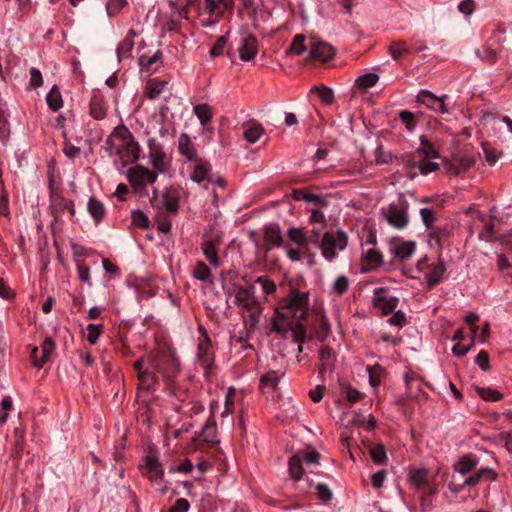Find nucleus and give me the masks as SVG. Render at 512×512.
Instances as JSON below:
<instances>
[{
    "label": "nucleus",
    "mask_w": 512,
    "mask_h": 512,
    "mask_svg": "<svg viewBox=\"0 0 512 512\" xmlns=\"http://www.w3.org/2000/svg\"><path fill=\"white\" fill-rule=\"evenodd\" d=\"M308 306L309 294L294 292L284 305L275 310L271 320V330L282 338L300 341L305 334L302 321L307 314Z\"/></svg>",
    "instance_id": "obj_1"
},
{
    "label": "nucleus",
    "mask_w": 512,
    "mask_h": 512,
    "mask_svg": "<svg viewBox=\"0 0 512 512\" xmlns=\"http://www.w3.org/2000/svg\"><path fill=\"white\" fill-rule=\"evenodd\" d=\"M134 367L141 388L150 390L154 387L157 373L164 378H170L178 372L180 365L174 352L167 351L141 358L135 362Z\"/></svg>",
    "instance_id": "obj_2"
},
{
    "label": "nucleus",
    "mask_w": 512,
    "mask_h": 512,
    "mask_svg": "<svg viewBox=\"0 0 512 512\" xmlns=\"http://www.w3.org/2000/svg\"><path fill=\"white\" fill-rule=\"evenodd\" d=\"M228 299L240 310L248 331H255L263 310V298L256 295L252 284L234 286L227 292Z\"/></svg>",
    "instance_id": "obj_3"
},
{
    "label": "nucleus",
    "mask_w": 512,
    "mask_h": 512,
    "mask_svg": "<svg viewBox=\"0 0 512 512\" xmlns=\"http://www.w3.org/2000/svg\"><path fill=\"white\" fill-rule=\"evenodd\" d=\"M109 155H119L124 165L135 163L141 154V147L126 127H116L106 140Z\"/></svg>",
    "instance_id": "obj_4"
},
{
    "label": "nucleus",
    "mask_w": 512,
    "mask_h": 512,
    "mask_svg": "<svg viewBox=\"0 0 512 512\" xmlns=\"http://www.w3.org/2000/svg\"><path fill=\"white\" fill-rule=\"evenodd\" d=\"M158 172L149 170L142 165H136L127 172V179L138 194H148V186L157 181Z\"/></svg>",
    "instance_id": "obj_5"
},
{
    "label": "nucleus",
    "mask_w": 512,
    "mask_h": 512,
    "mask_svg": "<svg viewBox=\"0 0 512 512\" xmlns=\"http://www.w3.org/2000/svg\"><path fill=\"white\" fill-rule=\"evenodd\" d=\"M149 164L156 172L160 174L166 173L170 166L171 160L164 151L163 145L154 137L147 140Z\"/></svg>",
    "instance_id": "obj_6"
},
{
    "label": "nucleus",
    "mask_w": 512,
    "mask_h": 512,
    "mask_svg": "<svg viewBox=\"0 0 512 512\" xmlns=\"http://www.w3.org/2000/svg\"><path fill=\"white\" fill-rule=\"evenodd\" d=\"M318 246L322 250V255L328 261H332L339 251L347 246L346 234L339 230L336 234L324 233Z\"/></svg>",
    "instance_id": "obj_7"
},
{
    "label": "nucleus",
    "mask_w": 512,
    "mask_h": 512,
    "mask_svg": "<svg viewBox=\"0 0 512 512\" xmlns=\"http://www.w3.org/2000/svg\"><path fill=\"white\" fill-rule=\"evenodd\" d=\"M483 478L493 480L495 479V473L491 468H481L480 470L470 475L469 477L464 478L462 481H459V479L456 476H453V479L449 483L448 487L449 490L452 491L454 494H458L466 486L477 485Z\"/></svg>",
    "instance_id": "obj_8"
},
{
    "label": "nucleus",
    "mask_w": 512,
    "mask_h": 512,
    "mask_svg": "<svg viewBox=\"0 0 512 512\" xmlns=\"http://www.w3.org/2000/svg\"><path fill=\"white\" fill-rule=\"evenodd\" d=\"M153 207L158 210H164L168 213L175 214L179 209V200L175 192L171 190H164L161 194L156 189H153V197L151 199Z\"/></svg>",
    "instance_id": "obj_9"
},
{
    "label": "nucleus",
    "mask_w": 512,
    "mask_h": 512,
    "mask_svg": "<svg viewBox=\"0 0 512 512\" xmlns=\"http://www.w3.org/2000/svg\"><path fill=\"white\" fill-rule=\"evenodd\" d=\"M239 57L244 62L254 59L258 53V42L255 36L250 33L242 32L238 47Z\"/></svg>",
    "instance_id": "obj_10"
},
{
    "label": "nucleus",
    "mask_w": 512,
    "mask_h": 512,
    "mask_svg": "<svg viewBox=\"0 0 512 512\" xmlns=\"http://www.w3.org/2000/svg\"><path fill=\"white\" fill-rule=\"evenodd\" d=\"M387 222L398 229L408 224L407 208L404 205L390 204L384 211Z\"/></svg>",
    "instance_id": "obj_11"
},
{
    "label": "nucleus",
    "mask_w": 512,
    "mask_h": 512,
    "mask_svg": "<svg viewBox=\"0 0 512 512\" xmlns=\"http://www.w3.org/2000/svg\"><path fill=\"white\" fill-rule=\"evenodd\" d=\"M335 55V49L324 41H314L309 52V58L328 61Z\"/></svg>",
    "instance_id": "obj_12"
},
{
    "label": "nucleus",
    "mask_w": 512,
    "mask_h": 512,
    "mask_svg": "<svg viewBox=\"0 0 512 512\" xmlns=\"http://www.w3.org/2000/svg\"><path fill=\"white\" fill-rule=\"evenodd\" d=\"M197 357L199 364L205 370V375H207L208 370L213 365V357L210 351V342L205 334L203 339L198 344Z\"/></svg>",
    "instance_id": "obj_13"
},
{
    "label": "nucleus",
    "mask_w": 512,
    "mask_h": 512,
    "mask_svg": "<svg viewBox=\"0 0 512 512\" xmlns=\"http://www.w3.org/2000/svg\"><path fill=\"white\" fill-rule=\"evenodd\" d=\"M108 106L103 95L94 93L89 105V113L95 120H102L107 116Z\"/></svg>",
    "instance_id": "obj_14"
},
{
    "label": "nucleus",
    "mask_w": 512,
    "mask_h": 512,
    "mask_svg": "<svg viewBox=\"0 0 512 512\" xmlns=\"http://www.w3.org/2000/svg\"><path fill=\"white\" fill-rule=\"evenodd\" d=\"M179 153L184 156L188 161L196 159L197 152L191 137L187 133L180 134L178 138Z\"/></svg>",
    "instance_id": "obj_15"
},
{
    "label": "nucleus",
    "mask_w": 512,
    "mask_h": 512,
    "mask_svg": "<svg viewBox=\"0 0 512 512\" xmlns=\"http://www.w3.org/2000/svg\"><path fill=\"white\" fill-rule=\"evenodd\" d=\"M135 36V32L133 30H129L128 34L120 42L116 49L118 61L129 59L132 56Z\"/></svg>",
    "instance_id": "obj_16"
},
{
    "label": "nucleus",
    "mask_w": 512,
    "mask_h": 512,
    "mask_svg": "<svg viewBox=\"0 0 512 512\" xmlns=\"http://www.w3.org/2000/svg\"><path fill=\"white\" fill-rule=\"evenodd\" d=\"M479 464L478 458L473 454L462 456L455 464L454 471L461 476L470 473Z\"/></svg>",
    "instance_id": "obj_17"
},
{
    "label": "nucleus",
    "mask_w": 512,
    "mask_h": 512,
    "mask_svg": "<svg viewBox=\"0 0 512 512\" xmlns=\"http://www.w3.org/2000/svg\"><path fill=\"white\" fill-rule=\"evenodd\" d=\"M414 241H395L391 246V251L395 257L402 260L410 258L415 252Z\"/></svg>",
    "instance_id": "obj_18"
},
{
    "label": "nucleus",
    "mask_w": 512,
    "mask_h": 512,
    "mask_svg": "<svg viewBox=\"0 0 512 512\" xmlns=\"http://www.w3.org/2000/svg\"><path fill=\"white\" fill-rule=\"evenodd\" d=\"M264 134L265 129L259 123L250 122L245 124L243 127V137L247 142L251 144L259 141Z\"/></svg>",
    "instance_id": "obj_19"
},
{
    "label": "nucleus",
    "mask_w": 512,
    "mask_h": 512,
    "mask_svg": "<svg viewBox=\"0 0 512 512\" xmlns=\"http://www.w3.org/2000/svg\"><path fill=\"white\" fill-rule=\"evenodd\" d=\"M143 472L153 481L161 479L163 476V469L159 461L153 456L145 458V466Z\"/></svg>",
    "instance_id": "obj_20"
},
{
    "label": "nucleus",
    "mask_w": 512,
    "mask_h": 512,
    "mask_svg": "<svg viewBox=\"0 0 512 512\" xmlns=\"http://www.w3.org/2000/svg\"><path fill=\"white\" fill-rule=\"evenodd\" d=\"M50 210L55 219H58L65 210H68L71 216L74 215V205L72 202L64 199V198H55L52 200L50 205Z\"/></svg>",
    "instance_id": "obj_21"
},
{
    "label": "nucleus",
    "mask_w": 512,
    "mask_h": 512,
    "mask_svg": "<svg viewBox=\"0 0 512 512\" xmlns=\"http://www.w3.org/2000/svg\"><path fill=\"white\" fill-rule=\"evenodd\" d=\"M193 114L197 117L203 127L210 123L213 118L212 108L206 103L194 105Z\"/></svg>",
    "instance_id": "obj_22"
},
{
    "label": "nucleus",
    "mask_w": 512,
    "mask_h": 512,
    "mask_svg": "<svg viewBox=\"0 0 512 512\" xmlns=\"http://www.w3.org/2000/svg\"><path fill=\"white\" fill-rule=\"evenodd\" d=\"M289 240L300 248H307L309 238L302 228L290 227L287 230Z\"/></svg>",
    "instance_id": "obj_23"
},
{
    "label": "nucleus",
    "mask_w": 512,
    "mask_h": 512,
    "mask_svg": "<svg viewBox=\"0 0 512 512\" xmlns=\"http://www.w3.org/2000/svg\"><path fill=\"white\" fill-rule=\"evenodd\" d=\"M209 172L210 168L208 166L198 164L194 167L190 175V179L197 184H202L207 189L209 183Z\"/></svg>",
    "instance_id": "obj_24"
},
{
    "label": "nucleus",
    "mask_w": 512,
    "mask_h": 512,
    "mask_svg": "<svg viewBox=\"0 0 512 512\" xmlns=\"http://www.w3.org/2000/svg\"><path fill=\"white\" fill-rule=\"evenodd\" d=\"M445 273V266L443 262L439 261L433 265L431 271L426 275L427 284L433 287L438 284Z\"/></svg>",
    "instance_id": "obj_25"
},
{
    "label": "nucleus",
    "mask_w": 512,
    "mask_h": 512,
    "mask_svg": "<svg viewBox=\"0 0 512 512\" xmlns=\"http://www.w3.org/2000/svg\"><path fill=\"white\" fill-rule=\"evenodd\" d=\"M202 251L206 259L212 266H219L220 262L217 256L216 244L213 241H204L202 243Z\"/></svg>",
    "instance_id": "obj_26"
},
{
    "label": "nucleus",
    "mask_w": 512,
    "mask_h": 512,
    "mask_svg": "<svg viewBox=\"0 0 512 512\" xmlns=\"http://www.w3.org/2000/svg\"><path fill=\"white\" fill-rule=\"evenodd\" d=\"M47 105L53 110L58 111L63 107V100L60 90L54 85L46 95Z\"/></svg>",
    "instance_id": "obj_27"
},
{
    "label": "nucleus",
    "mask_w": 512,
    "mask_h": 512,
    "mask_svg": "<svg viewBox=\"0 0 512 512\" xmlns=\"http://www.w3.org/2000/svg\"><path fill=\"white\" fill-rule=\"evenodd\" d=\"M88 211L96 223L100 222L105 216V207L103 203L95 198H90L88 201Z\"/></svg>",
    "instance_id": "obj_28"
},
{
    "label": "nucleus",
    "mask_w": 512,
    "mask_h": 512,
    "mask_svg": "<svg viewBox=\"0 0 512 512\" xmlns=\"http://www.w3.org/2000/svg\"><path fill=\"white\" fill-rule=\"evenodd\" d=\"M265 241L269 244L283 247V239L280 229L276 225H270L265 229Z\"/></svg>",
    "instance_id": "obj_29"
},
{
    "label": "nucleus",
    "mask_w": 512,
    "mask_h": 512,
    "mask_svg": "<svg viewBox=\"0 0 512 512\" xmlns=\"http://www.w3.org/2000/svg\"><path fill=\"white\" fill-rule=\"evenodd\" d=\"M363 258L370 266L380 265L383 261L381 252L372 246L363 249Z\"/></svg>",
    "instance_id": "obj_30"
},
{
    "label": "nucleus",
    "mask_w": 512,
    "mask_h": 512,
    "mask_svg": "<svg viewBox=\"0 0 512 512\" xmlns=\"http://www.w3.org/2000/svg\"><path fill=\"white\" fill-rule=\"evenodd\" d=\"M302 458L300 455H293L288 462L289 472L293 479L299 481L302 477Z\"/></svg>",
    "instance_id": "obj_31"
},
{
    "label": "nucleus",
    "mask_w": 512,
    "mask_h": 512,
    "mask_svg": "<svg viewBox=\"0 0 512 512\" xmlns=\"http://www.w3.org/2000/svg\"><path fill=\"white\" fill-rule=\"evenodd\" d=\"M378 80H379V76L376 73L369 72V73L359 76L356 79V85L359 88L367 89V88H371L374 85H376Z\"/></svg>",
    "instance_id": "obj_32"
},
{
    "label": "nucleus",
    "mask_w": 512,
    "mask_h": 512,
    "mask_svg": "<svg viewBox=\"0 0 512 512\" xmlns=\"http://www.w3.org/2000/svg\"><path fill=\"white\" fill-rule=\"evenodd\" d=\"M7 109L0 105V141L6 142L9 136V123L7 120Z\"/></svg>",
    "instance_id": "obj_33"
},
{
    "label": "nucleus",
    "mask_w": 512,
    "mask_h": 512,
    "mask_svg": "<svg viewBox=\"0 0 512 512\" xmlns=\"http://www.w3.org/2000/svg\"><path fill=\"white\" fill-rule=\"evenodd\" d=\"M429 472L426 469H417L409 473V480L415 486H421L428 482Z\"/></svg>",
    "instance_id": "obj_34"
},
{
    "label": "nucleus",
    "mask_w": 512,
    "mask_h": 512,
    "mask_svg": "<svg viewBox=\"0 0 512 512\" xmlns=\"http://www.w3.org/2000/svg\"><path fill=\"white\" fill-rule=\"evenodd\" d=\"M224 7L221 1L215 0H204V10L205 12L215 16L216 18H220L224 13Z\"/></svg>",
    "instance_id": "obj_35"
},
{
    "label": "nucleus",
    "mask_w": 512,
    "mask_h": 512,
    "mask_svg": "<svg viewBox=\"0 0 512 512\" xmlns=\"http://www.w3.org/2000/svg\"><path fill=\"white\" fill-rule=\"evenodd\" d=\"M281 375L275 371H270L261 377V385L263 388L276 389Z\"/></svg>",
    "instance_id": "obj_36"
},
{
    "label": "nucleus",
    "mask_w": 512,
    "mask_h": 512,
    "mask_svg": "<svg viewBox=\"0 0 512 512\" xmlns=\"http://www.w3.org/2000/svg\"><path fill=\"white\" fill-rule=\"evenodd\" d=\"M411 167H417L421 174H428L438 169L439 165L436 162L428 159L420 160L419 162H411Z\"/></svg>",
    "instance_id": "obj_37"
},
{
    "label": "nucleus",
    "mask_w": 512,
    "mask_h": 512,
    "mask_svg": "<svg viewBox=\"0 0 512 512\" xmlns=\"http://www.w3.org/2000/svg\"><path fill=\"white\" fill-rule=\"evenodd\" d=\"M370 456L377 465L384 464L387 461L385 447L382 444L376 445L370 449Z\"/></svg>",
    "instance_id": "obj_38"
},
{
    "label": "nucleus",
    "mask_w": 512,
    "mask_h": 512,
    "mask_svg": "<svg viewBox=\"0 0 512 512\" xmlns=\"http://www.w3.org/2000/svg\"><path fill=\"white\" fill-rule=\"evenodd\" d=\"M167 86V82L165 81H154L147 88L146 95L149 99H157L164 91Z\"/></svg>",
    "instance_id": "obj_39"
},
{
    "label": "nucleus",
    "mask_w": 512,
    "mask_h": 512,
    "mask_svg": "<svg viewBox=\"0 0 512 512\" xmlns=\"http://www.w3.org/2000/svg\"><path fill=\"white\" fill-rule=\"evenodd\" d=\"M349 288V280L345 275L338 276L332 283L331 289L334 294L342 295Z\"/></svg>",
    "instance_id": "obj_40"
},
{
    "label": "nucleus",
    "mask_w": 512,
    "mask_h": 512,
    "mask_svg": "<svg viewBox=\"0 0 512 512\" xmlns=\"http://www.w3.org/2000/svg\"><path fill=\"white\" fill-rule=\"evenodd\" d=\"M376 305L383 310L384 314L392 312L398 305V299L396 297L379 298L377 299Z\"/></svg>",
    "instance_id": "obj_41"
},
{
    "label": "nucleus",
    "mask_w": 512,
    "mask_h": 512,
    "mask_svg": "<svg viewBox=\"0 0 512 512\" xmlns=\"http://www.w3.org/2000/svg\"><path fill=\"white\" fill-rule=\"evenodd\" d=\"M439 98L440 97H437L428 90H421L417 96L419 102H421L422 104H424L425 106L429 107L432 110L434 109V105L436 104Z\"/></svg>",
    "instance_id": "obj_42"
},
{
    "label": "nucleus",
    "mask_w": 512,
    "mask_h": 512,
    "mask_svg": "<svg viewBox=\"0 0 512 512\" xmlns=\"http://www.w3.org/2000/svg\"><path fill=\"white\" fill-rule=\"evenodd\" d=\"M477 393L485 401L496 402L502 398V394L492 388L478 387Z\"/></svg>",
    "instance_id": "obj_43"
},
{
    "label": "nucleus",
    "mask_w": 512,
    "mask_h": 512,
    "mask_svg": "<svg viewBox=\"0 0 512 512\" xmlns=\"http://www.w3.org/2000/svg\"><path fill=\"white\" fill-rule=\"evenodd\" d=\"M192 275L199 281H206L210 277V269L206 264L199 262L194 266Z\"/></svg>",
    "instance_id": "obj_44"
},
{
    "label": "nucleus",
    "mask_w": 512,
    "mask_h": 512,
    "mask_svg": "<svg viewBox=\"0 0 512 512\" xmlns=\"http://www.w3.org/2000/svg\"><path fill=\"white\" fill-rule=\"evenodd\" d=\"M389 52L392 58L397 60L408 52V48L405 42L397 41L390 45Z\"/></svg>",
    "instance_id": "obj_45"
},
{
    "label": "nucleus",
    "mask_w": 512,
    "mask_h": 512,
    "mask_svg": "<svg viewBox=\"0 0 512 512\" xmlns=\"http://www.w3.org/2000/svg\"><path fill=\"white\" fill-rule=\"evenodd\" d=\"M281 407L283 408V418L294 419L297 416V408L295 407L293 401L290 398L283 400Z\"/></svg>",
    "instance_id": "obj_46"
},
{
    "label": "nucleus",
    "mask_w": 512,
    "mask_h": 512,
    "mask_svg": "<svg viewBox=\"0 0 512 512\" xmlns=\"http://www.w3.org/2000/svg\"><path fill=\"white\" fill-rule=\"evenodd\" d=\"M305 37L303 35L297 34L293 42L288 50V52L294 53L296 55H301L306 51V45L304 44Z\"/></svg>",
    "instance_id": "obj_47"
},
{
    "label": "nucleus",
    "mask_w": 512,
    "mask_h": 512,
    "mask_svg": "<svg viewBox=\"0 0 512 512\" xmlns=\"http://www.w3.org/2000/svg\"><path fill=\"white\" fill-rule=\"evenodd\" d=\"M102 333V326L98 324H89L86 327V337L90 344H95Z\"/></svg>",
    "instance_id": "obj_48"
},
{
    "label": "nucleus",
    "mask_w": 512,
    "mask_h": 512,
    "mask_svg": "<svg viewBox=\"0 0 512 512\" xmlns=\"http://www.w3.org/2000/svg\"><path fill=\"white\" fill-rule=\"evenodd\" d=\"M418 152L421 155H424L426 158H437L438 157L437 152L434 149V146L432 145V143H430L428 140L423 139V138L421 139V143H420Z\"/></svg>",
    "instance_id": "obj_49"
},
{
    "label": "nucleus",
    "mask_w": 512,
    "mask_h": 512,
    "mask_svg": "<svg viewBox=\"0 0 512 512\" xmlns=\"http://www.w3.org/2000/svg\"><path fill=\"white\" fill-rule=\"evenodd\" d=\"M76 268L79 279L87 284L88 287L92 286V281L90 278V269L88 266H85L81 261L76 262Z\"/></svg>",
    "instance_id": "obj_50"
},
{
    "label": "nucleus",
    "mask_w": 512,
    "mask_h": 512,
    "mask_svg": "<svg viewBox=\"0 0 512 512\" xmlns=\"http://www.w3.org/2000/svg\"><path fill=\"white\" fill-rule=\"evenodd\" d=\"M259 284L266 295L273 294L276 291V284L265 276H260L255 280Z\"/></svg>",
    "instance_id": "obj_51"
},
{
    "label": "nucleus",
    "mask_w": 512,
    "mask_h": 512,
    "mask_svg": "<svg viewBox=\"0 0 512 512\" xmlns=\"http://www.w3.org/2000/svg\"><path fill=\"white\" fill-rule=\"evenodd\" d=\"M309 222L314 226H325L326 218L319 209H309Z\"/></svg>",
    "instance_id": "obj_52"
},
{
    "label": "nucleus",
    "mask_w": 512,
    "mask_h": 512,
    "mask_svg": "<svg viewBox=\"0 0 512 512\" xmlns=\"http://www.w3.org/2000/svg\"><path fill=\"white\" fill-rule=\"evenodd\" d=\"M127 4V0H109L106 4L108 15L114 16Z\"/></svg>",
    "instance_id": "obj_53"
},
{
    "label": "nucleus",
    "mask_w": 512,
    "mask_h": 512,
    "mask_svg": "<svg viewBox=\"0 0 512 512\" xmlns=\"http://www.w3.org/2000/svg\"><path fill=\"white\" fill-rule=\"evenodd\" d=\"M312 91L317 92L319 98L325 104H331L334 99V93H333L332 89H330L328 87H321V88L314 87L312 89Z\"/></svg>",
    "instance_id": "obj_54"
},
{
    "label": "nucleus",
    "mask_w": 512,
    "mask_h": 512,
    "mask_svg": "<svg viewBox=\"0 0 512 512\" xmlns=\"http://www.w3.org/2000/svg\"><path fill=\"white\" fill-rule=\"evenodd\" d=\"M457 162L458 167L455 170V174H459L470 169L475 164V159L473 156H463L459 158Z\"/></svg>",
    "instance_id": "obj_55"
},
{
    "label": "nucleus",
    "mask_w": 512,
    "mask_h": 512,
    "mask_svg": "<svg viewBox=\"0 0 512 512\" xmlns=\"http://www.w3.org/2000/svg\"><path fill=\"white\" fill-rule=\"evenodd\" d=\"M132 223L136 226L147 228L149 225V219L141 210H135L132 212Z\"/></svg>",
    "instance_id": "obj_56"
},
{
    "label": "nucleus",
    "mask_w": 512,
    "mask_h": 512,
    "mask_svg": "<svg viewBox=\"0 0 512 512\" xmlns=\"http://www.w3.org/2000/svg\"><path fill=\"white\" fill-rule=\"evenodd\" d=\"M447 95H443L438 99L436 104L434 105V111L439 112L441 114H450L453 110V105L446 102Z\"/></svg>",
    "instance_id": "obj_57"
},
{
    "label": "nucleus",
    "mask_w": 512,
    "mask_h": 512,
    "mask_svg": "<svg viewBox=\"0 0 512 512\" xmlns=\"http://www.w3.org/2000/svg\"><path fill=\"white\" fill-rule=\"evenodd\" d=\"M392 159V154L388 150H384L382 146L375 149V161L377 164H386Z\"/></svg>",
    "instance_id": "obj_58"
},
{
    "label": "nucleus",
    "mask_w": 512,
    "mask_h": 512,
    "mask_svg": "<svg viewBox=\"0 0 512 512\" xmlns=\"http://www.w3.org/2000/svg\"><path fill=\"white\" fill-rule=\"evenodd\" d=\"M283 247L286 251L287 257L293 262L300 261L302 259V250L306 249V248H300L298 246L296 248H294L290 245H284Z\"/></svg>",
    "instance_id": "obj_59"
},
{
    "label": "nucleus",
    "mask_w": 512,
    "mask_h": 512,
    "mask_svg": "<svg viewBox=\"0 0 512 512\" xmlns=\"http://www.w3.org/2000/svg\"><path fill=\"white\" fill-rule=\"evenodd\" d=\"M55 349V344L54 342L52 341L51 338H45L43 343H42V347H41V351H42V359L44 360V364L46 363V361L49 359L51 353L54 351Z\"/></svg>",
    "instance_id": "obj_60"
},
{
    "label": "nucleus",
    "mask_w": 512,
    "mask_h": 512,
    "mask_svg": "<svg viewBox=\"0 0 512 512\" xmlns=\"http://www.w3.org/2000/svg\"><path fill=\"white\" fill-rule=\"evenodd\" d=\"M227 44V37L221 36L217 39L214 46L210 49V55L211 57H217L222 54L224 47Z\"/></svg>",
    "instance_id": "obj_61"
},
{
    "label": "nucleus",
    "mask_w": 512,
    "mask_h": 512,
    "mask_svg": "<svg viewBox=\"0 0 512 512\" xmlns=\"http://www.w3.org/2000/svg\"><path fill=\"white\" fill-rule=\"evenodd\" d=\"M420 215H421L424 225L427 228H431L435 222V216H434L433 211L429 208H422L420 210Z\"/></svg>",
    "instance_id": "obj_62"
},
{
    "label": "nucleus",
    "mask_w": 512,
    "mask_h": 512,
    "mask_svg": "<svg viewBox=\"0 0 512 512\" xmlns=\"http://www.w3.org/2000/svg\"><path fill=\"white\" fill-rule=\"evenodd\" d=\"M391 325L401 328L406 323V316L402 310H397L389 319Z\"/></svg>",
    "instance_id": "obj_63"
},
{
    "label": "nucleus",
    "mask_w": 512,
    "mask_h": 512,
    "mask_svg": "<svg viewBox=\"0 0 512 512\" xmlns=\"http://www.w3.org/2000/svg\"><path fill=\"white\" fill-rule=\"evenodd\" d=\"M190 504L187 499L179 498L176 500L174 506L171 508L170 512H188Z\"/></svg>",
    "instance_id": "obj_64"
}]
</instances>
